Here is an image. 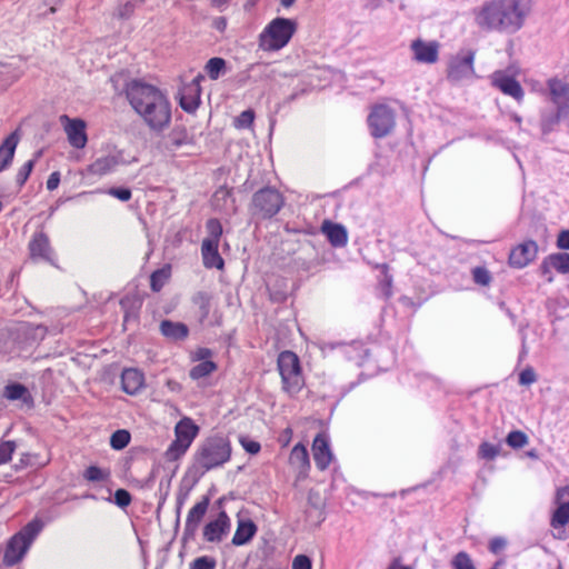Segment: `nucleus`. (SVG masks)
Masks as SVG:
<instances>
[{
	"instance_id": "f257e3e1",
	"label": "nucleus",
	"mask_w": 569,
	"mask_h": 569,
	"mask_svg": "<svg viewBox=\"0 0 569 569\" xmlns=\"http://www.w3.org/2000/svg\"><path fill=\"white\" fill-rule=\"evenodd\" d=\"M126 97L132 109L154 132H162L171 122V104L167 96L157 87L132 80L126 86Z\"/></svg>"
},
{
	"instance_id": "f03ea898",
	"label": "nucleus",
	"mask_w": 569,
	"mask_h": 569,
	"mask_svg": "<svg viewBox=\"0 0 569 569\" xmlns=\"http://www.w3.org/2000/svg\"><path fill=\"white\" fill-rule=\"evenodd\" d=\"M528 13L521 0H490L476 11L475 20L486 31L515 33L523 26Z\"/></svg>"
},
{
	"instance_id": "7ed1b4c3",
	"label": "nucleus",
	"mask_w": 569,
	"mask_h": 569,
	"mask_svg": "<svg viewBox=\"0 0 569 569\" xmlns=\"http://www.w3.org/2000/svg\"><path fill=\"white\" fill-rule=\"evenodd\" d=\"M231 445L223 436H211L198 448L196 462L203 469L202 475L211 469L219 468L231 458Z\"/></svg>"
},
{
	"instance_id": "20e7f679",
	"label": "nucleus",
	"mask_w": 569,
	"mask_h": 569,
	"mask_svg": "<svg viewBox=\"0 0 569 569\" xmlns=\"http://www.w3.org/2000/svg\"><path fill=\"white\" fill-rule=\"evenodd\" d=\"M298 23L293 19L277 17L259 36V46L264 51H278L286 47L296 33Z\"/></svg>"
},
{
	"instance_id": "39448f33",
	"label": "nucleus",
	"mask_w": 569,
	"mask_h": 569,
	"mask_svg": "<svg viewBox=\"0 0 569 569\" xmlns=\"http://www.w3.org/2000/svg\"><path fill=\"white\" fill-rule=\"evenodd\" d=\"M41 529V521L36 519L27 523L19 532L13 535L7 543V548L3 553V565L12 567L20 562L31 547L36 537L40 533Z\"/></svg>"
},
{
	"instance_id": "423d86ee",
	"label": "nucleus",
	"mask_w": 569,
	"mask_h": 569,
	"mask_svg": "<svg viewBox=\"0 0 569 569\" xmlns=\"http://www.w3.org/2000/svg\"><path fill=\"white\" fill-rule=\"evenodd\" d=\"M278 370L281 376L282 390L290 397L296 396L305 386V379L298 356L292 351H282L278 357Z\"/></svg>"
},
{
	"instance_id": "0eeeda50",
	"label": "nucleus",
	"mask_w": 569,
	"mask_h": 569,
	"mask_svg": "<svg viewBox=\"0 0 569 569\" xmlns=\"http://www.w3.org/2000/svg\"><path fill=\"white\" fill-rule=\"evenodd\" d=\"M282 194L272 187H264L256 191L250 203L252 217L258 219H271L283 206Z\"/></svg>"
},
{
	"instance_id": "6e6552de",
	"label": "nucleus",
	"mask_w": 569,
	"mask_h": 569,
	"mask_svg": "<svg viewBox=\"0 0 569 569\" xmlns=\"http://www.w3.org/2000/svg\"><path fill=\"white\" fill-rule=\"evenodd\" d=\"M368 126L372 137L377 139L389 136L396 126L395 111L386 104H377L368 116Z\"/></svg>"
},
{
	"instance_id": "1a4fd4ad",
	"label": "nucleus",
	"mask_w": 569,
	"mask_h": 569,
	"mask_svg": "<svg viewBox=\"0 0 569 569\" xmlns=\"http://www.w3.org/2000/svg\"><path fill=\"white\" fill-rule=\"evenodd\" d=\"M475 51L461 50L451 57L447 69V79L457 83L463 79H469L475 74L473 68Z\"/></svg>"
},
{
	"instance_id": "9d476101",
	"label": "nucleus",
	"mask_w": 569,
	"mask_h": 569,
	"mask_svg": "<svg viewBox=\"0 0 569 569\" xmlns=\"http://www.w3.org/2000/svg\"><path fill=\"white\" fill-rule=\"evenodd\" d=\"M231 528V519L226 510L218 512L216 519L207 522L202 530L203 540L207 542L219 543L229 533Z\"/></svg>"
},
{
	"instance_id": "9b49d317",
	"label": "nucleus",
	"mask_w": 569,
	"mask_h": 569,
	"mask_svg": "<svg viewBox=\"0 0 569 569\" xmlns=\"http://www.w3.org/2000/svg\"><path fill=\"white\" fill-rule=\"evenodd\" d=\"M203 76L198 74L190 83L184 84L179 91V104L188 113H193L200 102L201 87L200 81Z\"/></svg>"
},
{
	"instance_id": "f8f14e48",
	"label": "nucleus",
	"mask_w": 569,
	"mask_h": 569,
	"mask_svg": "<svg viewBox=\"0 0 569 569\" xmlns=\"http://www.w3.org/2000/svg\"><path fill=\"white\" fill-rule=\"evenodd\" d=\"M60 122L64 127L69 143L77 149L84 148L88 141L86 122L79 118L71 119L67 114L60 117Z\"/></svg>"
},
{
	"instance_id": "ddd939ff",
	"label": "nucleus",
	"mask_w": 569,
	"mask_h": 569,
	"mask_svg": "<svg viewBox=\"0 0 569 569\" xmlns=\"http://www.w3.org/2000/svg\"><path fill=\"white\" fill-rule=\"evenodd\" d=\"M538 254V244L535 240H527L516 246L509 254V264L522 269L532 262Z\"/></svg>"
},
{
	"instance_id": "4468645a",
	"label": "nucleus",
	"mask_w": 569,
	"mask_h": 569,
	"mask_svg": "<svg viewBox=\"0 0 569 569\" xmlns=\"http://www.w3.org/2000/svg\"><path fill=\"white\" fill-rule=\"evenodd\" d=\"M210 505V497L203 496L188 512L183 540L192 539Z\"/></svg>"
},
{
	"instance_id": "2eb2a0df",
	"label": "nucleus",
	"mask_w": 569,
	"mask_h": 569,
	"mask_svg": "<svg viewBox=\"0 0 569 569\" xmlns=\"http://www.w3.org/2000/svg\"><path fill=\"white\" fill-rule=\"evenodd\" d=\"M491 84L502 93L512 97L518 102L523 99L525 92L521 84L505 71H496L491 77Z\"/></svg>"
},
{
	"instance_id": "dca6fc26",
	"label": "nucleus",
	"mask_w": 569,
	"mask_h": 569,
	"mask_svg": "<svg viewBox=\"0 0 569 569\" xmlns=\"http://www.w3.org/2000/svg\"><path fill=\"white\" fill-rule=\"evenodd\" d=\"M410 49L417 62L432 64L439 59V43L437 41L427 42L418 38L411 42Z\"/></svg>"
},
{
	"instance_id": "f3484780",
	"label": "nucleus",
	"mask_w": 569,
	"mask_h": 569,
	"mask_svg": "<svg viewBox=\"0 0 569 569\" xmlns=\"http://www.w3.org/2000/svg\"><path fill=\"white\" fill-rule=\"evenodd\" d=\"M313 460L319 470H326L332 461L333 455L326 432H319L312 442Z\"/></svg>"
},
{
	"instance_id": "a211bd4d",
	"label": "nucleus",
	"mask_w": 569,
	"mask_h": 569,
	"mask_svg": "<svg viewBox=\"0 0 569 569\" xmlns=\"http://www.w3.org/2000/svg\"><path fill=\"white\" fill-rule=\"evenodd\" d=\"M47 328L42 325L23 323L18 329L17 339L23 343L22 350L31 348L44 339Z\"/></svg>"
},
{
	"instance_id": "6ab92c4d",
	"label": "nucleus",
	"mask_w": 569,
	"mask_h": 569,
	"mask_svg": "<svg viewBox=\"0 0 569 569\" xmlns=\"http://www.w3.org/2000/svg\"><path fill=\"white\" fill-rule=\"evenodd\" d=\"M29 250L31 258L42 259L48 262H52L53 251L50 247L49 238L43 232H36L29 242Z\"/></svg>"
},
{
	"instance_id": "aec40b11",
	"label": "nucleus",
	"mask_w": 569,
	"mask_h": 569,
	"mask_svg": "<svg viewBox=\"0 0 569 569\" xmlns=\"http://www.w3.org/2000/svg\"><path fill=\"white\" fill-rule=\"evenodd\" d=\"M19 140L20 136L18 130H16L0 144V172L11 166Z\"/></svg>"
},
{
	"instance_id": "412c9836",
	"label": "nucleus",
	"mask_w": 569,
	"mask_h": 569,
	"mask_svg": "<svg viewBox=\"0 0 569 569\" xmlns=\"http://www.w3.org/2000/svg\"><path fill=\"white\" fill-rule=\"evenodd\" d=\"M257 531L258 527L251 519H238L237 529L231 543L237 547L248 545L253 539Z\"/></svg>"
},
{
	"instance_id": "4be33fe9",
	"label": "nucleus",
	"mask_w": 569,
	"mask_h": 569,
	"mask_svg": "<svg viewBox=\"0 0 569 569\" xmlns=\"http://www.w3.org/2000/svg\"><path fill=\"white\" fill-rule=\"evenodd\" d=\"M219 243H214L211 241H202L201 243V256L203 266L207 269H218L222 270L224 267V260L219 253Z\"/></svg>"
},
{
	"instance_id": "5701e85b",
	"label": "nucleus",
	"mask_w": 569,
	"mask_h": 569,
	"mask_svg": "<svg viewBox=\"0 0 569 569\" xmlns=\"http://www.w3.org/2000/svg\"><path fill=\"white\" fill-rule=\"evenodd\" d=\"M144 377L141 371L134 368H128L122 371L121 386L122 390L131 396L137 395L143 387Z\"/></svg>"
},
{
	"instance_id": "b1692460",
	"label": "nucleus",
	"mask_w": 569,
	"mask_h": 569,
	"mask_svg": "<svg viewBox=\"0 0 569 569\" xmlns=\"http://www.w3.org/2000/svg\"><path fill=\"white\" fill-rule=\"evenodd\" d=\"M2 396L11 401L20 400L28 408L33 407V398L29 389L20 382L8 383L3 389Z\"/></svg>"
},
{
	"instance_id": "393cba45",
	"label": "nucleus",
	"mask_w": 569,
	"mask_h": 569,
	"mask_svg": "<svg viewBox=\"0 0 569 569\" xmlns=\"http://www.w3.org/2000/svg\"><path fill=\"white\" fill-rule=\"evenodd\" d=\"M160 332L171 341H183L189 336V328L182 322L162 320L160 322Z\"/></svg>"
},
{
	"instance_id": "a878e982",
	"label": "nucleus",
	"mask_w": 569,
	"mask_h": 569,
	"mask_svg": "<svg viewBox=\"0 0 569 569\" xmlns=\"http://www.w3.org/2000/svg\"><path fill=\"white\" fill-rule=\"evenodd\" d=\"M322 231L333 247H343L348 241V233L342 224L325 221Z\"/></svg>"
},
{
	"instance_id": "bb28decb",
	"label": "nucleus",
	"mask_w": 569,
	"mask_h": 569,
	"mask_svg": "<svg viewBox=\"0 0 569 569\" xmlns=\"http://www.w3.org/2000/svg\"><path fill=\"white\" fill-rule=\"evenodd\" d=\"M199 433V427L191 418L183 417L174 427L176 438L191 446L192 441Z\"/></svg>"
},
{
	"instance_id": "cd10ccee",
	"label": "nucleus",
	"mask_w": 569,
	"mask_h": 569,
	"mask_svg": "<svg viewBox=\"0 0 569 569\" xmlns=\"http://www.w3.org/2000/svg\"><path fill=\"white\" fill-rule=\"evenodd\" d=\"M141 303L131 296H124L120 300V308L123 311V328L131 321L137 322Z\"/></svg>"
},
{
	"instance_id": "c85d7f7f",
	"label": "nucleus",
	"mask_w": 569,
	"mask_h": 569,
	"mask_svg": "<svg viewBox=\"0 0 569 569\" xmlns=\"http://www.w3.org/2000/svg\"><path fill=\"white\" fill-rule=\"evenodd\" d=\"M120 163V157L116 154H108L98 158L88 168L92 174L103 176L111 172Z\"/></svg>"
},
{
	"instance_id": "c756f323",
	"label": "nucleus",
	"mask_w": 569,
	"mask_h": 569,
	"mask_svg": "<svg viewBox=\"0 0 569 569\" xmlns=\"http://www.w3.org/2000/svg\"><path fill=\"white\" fill-rule=\"evenodd\" d=\"M548 88L550 93V100L553 104L563 103L569 101V84L552 78L548 80Z\"/></svg>"
},
{
	"instance_id": "7c9ffc66",
	"label": "nucleus",
	"mask_w": 569,
	"mask_h": 569,
	"mask_svg": "<svg viewBox=\"0 0 569 569\" xmlns=\"http://www.w3.org/2000/svg\"><path fill=\"white\" fill-rule=\"evenodd\" d=\"M290 463L305 472L310 468V459L307 448L302 443H297L289 457Z\"/></svg>"
},
{
	"instance_id": "2f4dec72",
	"label": "nucleus",
	"mask_w": 569,
	"mask_h": 569,
	"mask_svg": "<svg viewBox=\"0 0 569 569\" xmlns=\"http://www.w3.org/2000/svg\"><path fill=\"white\" fill-rule=\"evenodd\" d=\"M111 472L109 469L91 465L82 472V478L91 483H102L110 480Z\"/></svg>"
},
{
	"instance_id": "473e14b6",
	"label": "nucleus",
	"mask_w": 569,
	"mask_h": 569,
	"mask_svg": "<svg viewBox=\"0 0 569 569\" xmlns=\"http://www.w3.org/2000/svg\"><path fill=\"white\" fill-rule=\"evenodd\" d=\"M192 302L199 308V322L203 323L210 313L211 296L206 291H198L193 295Z\"/></svg>"
},
{
	"instance_id": "72a5a7b5",
	"label": "nucleus",
	"mask_w": 569,
	"mask_h": 569,
	"mask_svg": "<svg viewBox=\"0 0 569 569\" xmlns=\"http://www.w3.org/2000/svg\"><path fill=\"white\" fill-rule=\"evenodd\" d=\"M0 66L6 68V71H0V86L7 88L17 81L23 73L20 66H13L12 63H2Z\"/></svg>"
},
{
	"instance_id": "f704fd0d",
	"label": "nucleus",
	"mask_w": 569,
	"mask_h": 569,
	"mask_svg": "<svg viewBox=\"0 0 569 569\" xmlns=\"http://www.w3.org/2000/svg\"><path fill=\"white\" fill-rule=\"evenodd\" d=\"M569 523V501L558 502L557 508L552 512L550 526L559 529Z\"/></svg>"
},
{
	"instance_id": "c9c22d12",
	"label": "nucleus",
	"mask_w": 569,
	"mask_h": 569,
	"mask_svg": "<svg viewBox=\"0 0 569 569\" xmlns=\"http://www.w3.org/2000/svg\"><path fill=\"white\" fill-rule=\"evenodd\" d=\"M168 138L170 146L174 149L187 144H193V138L188 133L184 127L173 128Z\"/></svg>"
},
{
	"instance_id": "e433bc0d",
	"label": "nucleus",
	"mask_w": 569,
	"mask_h": 569,
	"mask_svg": "<svg viewBox=\"0 0 569 569\" xmlns=\"http://www.w3.org/2000/svg\"><path fill=\"white\" fill-rule=\"evenodd\" d=\"M41 156V151H37L34 154H33V158L28 160L17 172V176H16V183H17V187L18 189L20 190L24 183L27 182L28 178L30 177L33 168H34V164L37 162V160L40 158Z\"/></svg>"
},
{
	"instance_id": "4c0bfd02",
	"label": "nucleus",
	"mask_w": 569,
	"mask_h": 569,
	"mask_svg": "<svg viewBox=\"0 0 569 569\" xmlns=\"http://www.w3.org/2000/svg\"><path fill=\"white\" fill-rule=\"evenodd\" d=\"M227 62L223 58L213 57L206 63V71L211 80H217L226 71Z\"/></svg>"
},
{
	"instance_id": "58836bf2",
	"label": "nucleus",
	"mask_w": 569,
	"mask_h": 569,
	"mask_svg": "<svg viewBox=\"0 0 569 569\" xmlns=\"http://www.w3.org/2000/svg\"><path fill=\"white\" fill-rule=\"evenodd\" d=\"M170 278V268H161L153 271L150 276V288L153 292H159Z\"/></svg>"
},
{
	"instance_id": "ea45409f",
	"label": "nucleus",
	"mask_w": 569,
	"mask_h": 569,
	"mask_svg": "<svg viewBox=\"0 0 569 569\" xmlns=\"http://www.w3.org/2000/svg\"><path fill=\"white\" fill-rule=\"evenodd\" d=\"M216 370H217L216 362H213V361H202V362H199L198 365H196L194 367H192V369L190 370L189 376H190L191 379L198 380V379L208 377L209 375H211Z\"/></svg>"
},
{
	"instance_id": "a19ab883",
	"label": "nucleus",
	"mask_w": 569,
	"mask_h": 569,
	"mask_svg": "<svg viewBox=\"0 0 569 569\" xmlns=\"http://www.w3.org/2000/svg\"><path fill=\"white\" fill-rule=\"evenodd\" d=\"M189 445L183 442L182 440L176 438L169 446V448L166 451V458L169 461H174L181 458L187 450L189 449Z\"/></svg>"
},
{
	"instance_id": "79ce46f5",
	"label": "nucleus",
	"mask_w": 569,
	"mask_h": 569,
	"mask_svg": "<svg viewBox=\"0 0 569 569\" xmlns=\"http://www.w3.org/2000/svg\"><path fill=\"white\" fill-rule=\"evenodd\" d=\"M549 262L559 273H569V253L557 252L549 254Z\"/></svg>"
},
{
	"instance_id": "37998d69",
	"label": "nucleus",
	"mask_w": 569,
	"mask_h": 569,
	"mask_svg": "<svg viewBox=\"0 0 569 569\" xmlns=\"http://www.w3.org/2000/svg\"><path fill=\"white\" fill-rule=\"evenodd\" d=\"M131 440V435L126 429L116 430L110 437V446L114 450L124 449Z\"/></svg>"
},
{
	"instance_id": "c03bdc74",
	"label": "nucleus",
	"mask_w": 569,
	"mask_h": 569,
	"mask_svg": "<svg viewBox=\"0 0 569 569\" xmlns=\"http://www.w3.org/2000/svg\"><path fill=\"white\" fill-rule=\"evenodd\" d=\"M106 500L114 503L119 508L124 509L128 506H130L132 501V496L128 490L120 488L114 491L112 497L109 496L108 498H106Z\"/></svg>"
},
{
	"instance_id": "a18cd8bd",
	"label": "nucleus",
	"mask_w": 569,
	"mask_h": 569,
	"mask_svg": "<svg viewBox=\"0 0 569 569\" xmlns=\"http://www.w3.org/2000/svg\"><path fill=\"white\" fill-rule=\"evenodd\" d=\"M206 228L209 233V237L204 238L202 241H211L214 243H219L222 234V226L220 221L216 218H211L207 221Z\"/></svg>"
},
{
	"instance_id": "49530a36",
	"label": "nucleus",
	"mask_w": 569,
	"mask_h": 569,
	"mask_svg": "<svg viewBox=\"0 0 569 569\" xmlns=\"http://www.w3.org/2000/svg\"><path fill=\"white\" fill-rule=\"evenodd\" d=\"M559 118L557 117L555 111H543L541 113L540 127L542 133L549 134L553 131L555 127L559 123Z\"/></svg>"
},
{
	"instance_id": "de8ad7c7",
	"label": "nucleus",
	"mask_w": 569,
	"mask_h": 569,
	"mask_svg": "<svg viewBox=\"0 0 569 569\" xmlns=\"http://www.w3.org/2000/svg\"><path fill=\"white\" fill-rule=\"evenodd\" d=\"M528 436L521 430L510 431L506 438V442L513 449H520L528 443Z\"/></svg>"
},
{
	"instance_id": "09e8293b",
	"label": "nucleus",
	"mask_w": 569,
	"mask_h": 569,
	"mask_svg": "<svg viewBox=\"0 0 569 569\" xmlns=\"http://www.w3.org/2000/svg\"><path fill=\"white\" fill-rule=\"evenodd\" d=\"M452 569H476L470 556L466 551H459L451 561Z\"/></svg>"
},
{
	"instance_id": "8fccbe9b",
	"label": "nucleus",
	"mask_w": 569,
	"mask_h": 569,
	"mask_svg": "<svg viewBox=\"0 0 569 569\" xmlns=\"http://www.w3.org/2000/svg\"><path fill=\"white\" fill-rule=\"evenodd\" d=\"M500 453V446L489 443L487 441L480 443L478 455L481 459L493 460Z\"/></svg>"
},
{
	"instance_id": "3c124183",
	"label": "nucleus",
	"mask_w": 569,
	"mask_h": 569,
	"mask_svg": "<svg viewBox=\"0 0 569 569\" xmlns=\"http://www.w3.org/2000/svg\"><path fill=\"white\" fill-rule=\"evenodd\" d=\"M473 282L480 286H489L492 281L490 271L486 267H475L472 269Z\"/></svg>"
},
{
	"instance_id": "603ef678",
	"label": "nucleus",
	"mask_w": 569,
	"mask_h": 569,
	"mask_svg": "<svg viewBox=\"0 0 569 569\" xmlns=\"http://www.w3.org/2000/svg\"><path fill=\"white\" fill-rule=\"evenodd\" d=\"M16 447V442L11 440L0 442V465L7 463L11 460Z\"/></svg>"
},
{
	"instance_id": "864d4df0",
	"label": "nucleus",
	"mask_w": 569,
	"mask_h": 569,
	"mask_svg": "<svg viewBox=\"0 0 569 569\" xmlns=\"http://www.w3.org/2000/svg\"><path fill=\"white\" fill-rule=\"evenodd\" d=\"M217 561L214 558L209 556H201L196 558L190 563V569H216Z\"/></svg>"
},
{
	"instance_id": "5fc2aeb1",
	"label": "nucleus",
	"mask_w": 569,
	"mask_h": 569,
	"mask_svg": "<svg viewBox=\"0 0 569 569\" xmlns=\"http://www.w3.org/2000/svg\"><path fill=\"white\" fill-rule=\"evenodd\" d=\"M254 120V111L251 109L242 111L234 120V124L237 128H249Z\"/></svg>"
},
{
	"instance_id": "6e6d98bb",
	"label": "nucleus",
	"mask_w": 569,
	"mask_h": 569,
	"mask_svg": "<svg viewBox=\"0 0 569 569\" xmlns=\"http://www.w3.org/2000/svg\"><path fill=\"white\" fill-rule=\"evenodd\" d=\"M107 193L123 202L129 201L132 197L131 190L127 187H112Z\"/></svg>"
},
{
	"instance_id": "4d7b16f0",
	"label": "nucleus",
	"mask_w": 569,
	"mask_h": 569,
	"mask_svg": "<svg viewBox=\"0 0 569 569\" xmlns=\"http://www.w3.org/2000/svg\"><path fill=\"white\" fill-rule=\"evenodd\" d=\"M536 381L537 373L532 367H527L519 373V383L521 386H529Z\"/></svg>"
},
{
	"instance_id": "13d9d810",
	"label": "nucleus",
	"mask_w": 569,
	"mask_h": 569,
	"mask_svg": "<svg viewBox=\"0 0 569 569\" xmlns=\"http://www.w3.org/2000/svg\"><path fill=\"white\" fill-rule=\"evenodd\" d=\"M240 443L242 448L250 455H257L261 450V446L258 441L249 439L248 437H240Z\"/></svg>"
},
{
	"instance_id": "bf43d9fd",
	"label": "nucleus",
	"mask_w": 569,
	"mask_h": 569,
	"mask_svg": "<svg viewBox=\"0 0 569 569\" xmlns=\"http://www.w3.org/2000/svg\"><path fill=\"white\" fill-rule=\"evenodd\" d=\"M292 569H312V560L307 555H298L292 560Z\"/></svg>"
},
{
	"instance_id": "052dcab7",
	"label": "nucleus",
	"mask_w": 569,
	"mask_h": 569,
	"mask_svg": "<svg viewBox=\"0 0 569 569\" xmlns=\"http://www.w3.org/2000/svg\"><path fill=\"white\" fill-rule=\"evenodd\" d=\"M171 479H172V476H170L167 479H161L160 480L159 491L161 493V497H160V501H159V508L163 505V502L166 501V499H167V497L169 495L170 486H171Z\"/></svg>"
},
{
	"instance_id": "680f3d73",
	"label": "nucleus",
	"mask_w": 569,
	"mask_h": 569,
	"mask_svg": "<svg viewBox=\"0 0 569 569\" xmlns=\"http://www.w3.org/2000/svg\"><path fill=\"white\" fill-rule=\"evenodd\" d=\"M556 244L559 249L569 250V229L559 232Z\"/></svg>"
},
{
	"instance_id": "e2e57ef3",
	"label": "nucleus",
	"mask_w": 569,
	"mask_h": 569,
	"mask_svg": "<svg viewBox=\"0 0 569 569\" xmlns=\"http://www.w3.org/2000/svg\"><path fill=\"white\" fill-rule=\"evenodd\" d=\"M556 107V114L559 118V120H569V101H566L563 103L555 104Z\"/></svg>"
},
{
	"instance_id": "0e129e2a",
	"label": "nucleus",
	"mask_w": 569,
	"mask_h": 569,
	"mask_svg": "<svg viewBox=\"0 0 569 569\" xmlns=\"http://www.w3.org/2000/svg\"><path fill=\"white\" fill-rule=\"evenodd\" d=\"M134 11V4L132 2H126L118 9V16L121 19H129Z\"/></svg>"
},
{
	"instance_id": "69168bd1",
	"label": "nucleus",
	"mask_w": 569,
	"mask_h": 569,
	"mask_svg": "<svg viewBox=\"0 0 569 569\" xmlns=\"http://www.w3.org/2000/svg\"><path fill=\"white\" fill-rule=\"evenodd\" d=\"M506 540L501 537H496L493 539L490 540L489 542V550L492 552V553H498L499 551H501L505 547H506Z\"/></svg>"
},
{
	"instance_id": "338daca9",
	"label": "nucleus",
	"mask_w": 569,
	"mask_h": 569,
	"mask_svg": "<svg viewBox=\"0 0 569 569\" xmlns=\"http://www.w3.org/2000/svg\"><path fill=\"white\" fill-rule=\"evenodd\" d=\"M212 357V351L209 348H198L194 353V360H198L200 362L202 361H209L208 359Z\"/></svg>"
},
{
	"instance_id": "774afa93",
	"label": "nucleus",
	"mask_w": 569,
	"mask_h": 569,
	"mask_svg": "<svg viewBox=\"0 0 569 569\" xmlns=\"http://www.w3.org/2000/svg\"><path fill=\"white\" fill-rule=\"evenodd\" d=\"M59 183H60V172L54 171L49 176V178L47 180V189L49 191H52L58 188Z\"/></svg>"
}]
</instances>
